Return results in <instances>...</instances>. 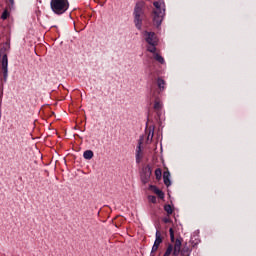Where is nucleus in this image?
Listing matches in <instances>:
<instances>
[{"label": "nucleus", "mask_w": 256, "mask_h": 256, "mask_svg": "<svg viewBox=\"0 0 256 256\" xmlns=\"http://www.w3.org/2000/svg\"><path fill=\"white\" fill-rule=\"evenodd\" d=\"M154 59L155 61H158V63H160L161 65H164L165 63V59L159 53H154Z\"/></svg>", "instance_id": "14"}, {"label": "nucleus", "mask_w": 256, "mask_h": 256, "mask_svg": "<svg viewBox=\"0 0 256 256\" xmlns=\"http://www.w3.org/2000/svg\"><path fill=\"white\" fill-rule=\"evenodd\" d=\"M134 24L138 31L143 28V21H145L147 15L145 14V2L139 1L134 6L133 11Z\"/></svg>", "instance_id": "2"}, {"label": "nucleus", "mask_w": 256, "mask_h": 256, "mask_svg": "<svg viewBox=\"0 0 256 256\" xmlns=\"http://www.w3.org/2000/svg\"><path fill=\"white\" fill-rule=\"evenodd\" d=\"M155 10H153V12H163V10L161 9V3H159L158 1L153 3Z\"/></svg>", "instance_id": "18"}, {"label": "nucleus", "mask_w": 256, "mask_h": 256, "mask_svg": "<svg viewBox=\"0 0 256 256\" xmlns=\"http://www.w3.org/2000/svg\"><path fill=\"white\" fill-rule=\"evenodd\" d=\"M148 201L150 203H157V197L153 196V195H149L148 196Z\"/></svg>", "instance_id": "22"}, {"label": "nucleus", "mask_w": 256, "mask_h": 256, "mask_svg": "<svg viewBox=\"0 0 256 256\" xmlns=\"http://www.w3.org/2000/svg\"><path fill=\"white\" fill-rule=\"evenodd\" d=\"M84 159L90 160L93 159V151L92 150H86L83 153Z\"/></svg>", "instance_id": "15"}, {"label": "nucleus", "mask_w": 256, "mask_h": 256, "mask_svg": "<svg viewBox=\"0 0 256 256\" xmlns=\"http://www.w3.org/2000/svg\"><path fill=\"white\" fill-rule=\"evenodd\" d=\"M190 243L192 244V247H197L198 245V242L190 241Z\"/></svg>", "instance_id": "27"}, {"label": "nucleus", "mask_w": 256, "mask_h": 256, "mask_svg": "<svg viewBox=\"0 0 256 256\" xmlns=\"http://www.w3.org/2000/svg\"><path fill=\"white\" fill-rule=\"evenodd\" d=\"M155 237H156V239L152 246V253H155V251H157L159 249V245H161V243H163V237L161 236V232L159 230H156Z\"/></svg>", "instance_id": "8"}, {"label": "nucleus", "mask_w": 256, "mask_h": 256, "mask_svg": "<svg viewBox=\"0 0 256 256\" xmlns=\"http://www.w3.org/2000/svg\"><path fill=\"white\" fill-rule=\"evenodd\" d=\"M169 233H170V241L171 243L174 244H168V247L165 251V253L163 254V256H170L171 253L173 256H191V249L189 248V246L185 245L182 249H181V245H183V238L179 237L175 239V231L173 230V228L169 229Z\"/></svg>", "instance_id": "1"}, {"label": "nucleus", "mask_w": 256, "mask_h": 256, "mask_svg": "<svg viewBox=\"0 0 256 256\" xmlns=\"http://www.w3.org/2000/svg\"><path fill=\"white\" fill-rule=\"evenodd\" d=\"M164 211H166L167 215H173V207L170 204L164 205Z\"/></svg>", "instance_id": "17"}, {"label": "nucleus", "mask_w": 256, "mask_h": 256, "mask_svg": "<svg viewBox=\"0 0 256 256\" xmlns=\"http://www.w3.org/2000/svg\"><path fill=\"white\" fill-rule=\"evenodd\" d=\"M143 145V136L140 137L138 141V146L136 148V163H141V159H143V154L141 150V146Z\"/></svg>", "instance_id": "9"}, {"label": "nucleus", "mask_w": 256, "mask_h": 256, "mask_svg": "<svg viewBox=\"0 0 256 256\" xmlns=\"http://www.w3.org/2000/svg\"><path fill=\"white\" fill-rule=\"evenodd\" d=\"M156 83L158 87V93H163V91H165V85H167L165 80L161 77H158Z\"/></svg>", "instance_id": "10"}, {"label": "nucleus", "mask_w": 256, "mask_h": 256, "mask_svg": "<svg viewBox=\"0 0 256 256\" xmlns=\"http://www.w3.org/2000/svg\"><path fill=\"white\" fill-rule=\"evenodd\" d=\"M152 96L155 99V101H154L155 111H161L163 109V103H161V100H159V98L157 96H155V93H153Z\"/></svg>", "instance_id": "12"}, {"label": "nucleus", "mask_w": 256, "mask_h": 256, "mask_svg": "<svg viewBox=\"0 0 256 256\" xmlns=\"http://www.w3.org/2000/svg\"><path fill=\"white\" fill-rule=\"evenodd\" d=\"M155 177L157 181H161V178L163 177V171L161 170V168H157L155 170Z\"/></svg>", "instance_id": "16"}, {"label": "nucleus", "mask_w": 256, "mask_h": 256, "mask_svg": "<svg viewBox=\"0 0 256 256\" xmlns=\"http://www.w3.org/2000/svg\"><path fill=\"white\" fill-rule=\"evenodd\" d=\"M148 136H147V141H153V137L155 135V126H149L148 128Z\"/></svg>", "instance_id": "13"}, {"label": "nucleus", "mask_w": 256, "mask_h": 256, "mask_svg": "<svg viewBox=\"0 0 256 256\" xmlns=\"http://www.w3.org/2000/svg\"><path fill=\"white\" fill-rule=\"evenodd\" d=\"M147 51H149V53H157V45H150L148 48H147Z\"/></svg>", "instance_id": "20"}, {"label": "nucleus", "mask_w": 256, "mask_h": 256, "mask_svg": "<svg viewBox=\"0 0 256 256\" xmlns=\"http://www.w3.org/2000/svg\"><path fill=\"white\" fill-rule=\"evenodd\" d=\"M156 115H157V121H159V119H161V110H156Z\"/></svg>", "instance_id": "24"}, {"label": "nucleus", "mask_w": 256, "mask_h": 256, "mask_svg": "<svg viewBox=\"0 0 256 256\" xmlns=\"http://www.w3.org/2000/svg\"><path fill=\"white\" fill-rule=\"evenodd\" d=\"M150 191H153V193H163V191H161L159 188H157L156 186L150 185L149 186Z\"/></svg>", "instance_id": "21"}, {"label": "nucleus", "mask_w": 256, "mask_h": 256, "mask_svg": "<svg viewBox=\"0 0 256 256\" xmlns=\"http://www.w3.org/2000/svg\"><path fill=\"white\" fill-rule=\"evenodd\" d=\"M1 65L4 81H7V77L9 75V59L7 58V54L2 56Z\"/></svg>", "instance_id": "6"}, {"label": "nucleus", "mask_w": 256, "mask_h": 256, "mask_svg": "<svg viewBox=\"0 0 256 256\" xmlns=\"http://www.w3.org/2000/svg\"><path fill=\"white\" fill-rule=\"evenodd\" d=\"M6 3L8 4V9H10V11L15 9V0H7Z\"/></svg>", "instance_id": "19"}, {"label": "nucleus", "mask_w": 256, "mask_h": 256, "mask_svg": "<svg viewBox=\"0 0 256 256\" xmlns=\"http://www.w3.org/2000/svg\"><path fill=\"white\" fill-rule=\"evenodd\" d=\"M147 127H149V122L146 123V129H147Z\"/></svg>", "instance_id": "29"}, {"label": "nucleus", "mask_w": 256, "mask_h": 256, "mask_svg": "<svg viewBox=\"0 0 256 256\" xmlns=\"http://www.w3.org/2000/svg\"><path fill=\"white\" fill-rule=\"evenodd\" d=\"M7 17H9V11L4 10L1 15V19H3V21H5V19H7Z\"/></svg>", "instance_id": "23"}, {"label": "nucleus", "mask_w": 256, "mask_h": 256, "mask_svg": "<svg viewBox=\"0 0 256 256\" xmlns=\"http://www.w3.org/2000/svg\"><path fill=\"white\" fill-rule=\"evenodd\" d=\"M164 15H165V9H163V12H153V24L156 27H161V23H163Z\"/></svg>", "instance_id": "7"}, {"label": "nucleus", "mask_w": 256, "mask_h": 256, "mask_svg": "<svg viewBox=\"0 0 256 256\" xmlns=\"http://www.w3.org/2000/svg\"><path fill=\"white\" fill-rule=\"evenodd\" d=\"M154 253H155V252H153V250H151L150 256H155Z\"/></svg>", "instance_id": "28"}, {"label": "nucleus", "mask_w": 256, "mask_h": 256, "mask_svg": "<svg viewBox=\"0 0 256 256\" xmlns=\"http://www.w3.org/2000/svg\"><path fill=\"white\" fill-rule=\"evenodd\" d=\"M163 223H171V220L169 218H163Z\"/></svg>", "instance_id": "26"}, {"label": "nucleus", "mask_w": 256, "mask_h": 256, "mask_svg": "<svg viewBox=\"0 0 256 256\" xmlns=\"http://www.w3.org/2000/svg\"><path fill=\"white\" fill-rule=\"evenodd\" d=\"M159 199H165V193H157Z\"/></svg>", "instance_id": "25"}, {"label": "nucleus", "mask_w": 256, "mask_h": 256, "mask_svg": "<svg viewBox=\"0 0 256 256\" xmlns=\"http://www.w3.org/2000/svg\"><path fill=\"white\" fill-rule=\"evenodd\" d=\"M50 7L55 15H63L69 9V0H51Z\"/></svg>", "instance_id": "3"}, {"label": "nucleus", "mask_w": 256, "mask_h": 256, "mask_svg": "<svg viewBox=\"0 0 256 256\" xmlns=\"http://www.w3.org/2000/svg\"><path fill=\"white\" fill-rule=\"evenodd\" d=\"M144 37H145V41H146V43H148V45H158L159 44V40L157 39V35L155 34V32L144 31Z\"/></svg>", "instance_id": "5"}, {"label": "nucleus", "mask_w": 256, "mask_h": 256, "mask_svg": "<svg viewBox=\"0 0 256 256\" xmlns=\"http://www.w3.org/2000/svg\"><path fill=\"white\" fill-rule=\"evenodd\" d=\"M153 174V169L151 168V165H146L142 167V170L140 172V179L141 182L145 185L149 183L151 180V175Z\"/></svg>", "instance_id": "4"}, {"label": "nucleus", "mask_w": 256, "mask_h": 256, "mask_svg": "<svg viewBox=\"0 0 256 256\" xmlns=\"http://www.w3.org/2000/svg\"><path fill=\"white\" fill-rule=\"evenodd\" d=\"M163 181H164V185H166V187L171 186V173L169 172V170L164 171Z\"/></svg>", "instance_id": "11"}]
</instances>
